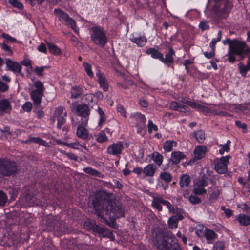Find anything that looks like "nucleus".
<instances>
[{
    "mask_svg": "<svg viewBox=\"0 0 250 250\" xmlns=\"http://www.w3.org/2000/svg\"><path fill=\"white\" fill-rule=\"evenodd\" d=\"M112 193L105 190L97 191L91 200L94 213L109 226L119 217H124V209L121 204L110 198Z\"/></svg>",
    "mask_w": 250,
    "mask_h": 250,
    "instance_id": "obj_1",
    "label": "nucleus"
},
{
    "mask_svg": "<svg viewBox=\"0 0 250 250\" xmlns=\"http://www.w3.org/2000/svg\"><path fill=\"white\" fill-rule=\"evenodd\" d=\"M222 43L224 45H229L226 56L228 57V60L231 63H233L236 61L235 56L240 57L239 60H243L250 53V47L245 42L237 39L231 40L227 38L223 40Z\"/></svg>",
    "mask_w": 250,
    "mask_h": 250,
    "instance_id": "obj_2",
    "label": "nucleus"
},
{
    "mask_svg": "<svg viewBox=\"0 0 250 250\" xmlns=\"http://www.w3.org/2000/svg\"><path fill=\"white\" fill-rule=\"evenodd\" d=\"M153 245L159 250H173V247L178 248L180 245L175 238L164 232H157L152 237Z\"/></svg>",
    "mask_w": 250,
    "mask_h": 250,
    "instance_id": "obj_3",
    "label": "nucleus"
},
{
    "mask_svg": "<svg viewBox=\"0 0 250 250\" xmlns=\"http://www.w3.org/2000/svg\"><path fill=\"white\" fill-rule=\"evenodd\" d=\"M209 2L212 5L214 13L219 18L228 16L232 7L230 0H209Z\"/></svg>",
    "mask_w": 250,
    "mask_h": 250,
    "instance_id": "obj_4",
    "label": "nucleus"
},
{
    "mask_svg": "<svg viewBox=\"0 0 250 250\" xmlns=\"http://www.w3.org/2000/svg\"><path fill=\"white\" fill-rule=\"evenodd\" d=\"M90 38L93 43L101 48H104L107 42L108 39L104 28L92 26L90 29Z\"/></svg>",
    "mask_w": 250,
    "mask_h": 250,
    "instance_id": "obj_5",
    "label": "nucleus"
},
{
    "mask_svg": "<svg viewBox=\"0 0 250 250\" xmlns=\"http://www.w3.org/2000/svg\"><path fill=\"white\" fill-rule=\"evenodd\" d=\"M84 228L88 230L98 234L103 237H107L110 239L114 238V235L110 230L103 226L97 225L95 221L88 220L84 222Z\"/></svg>",
    "mask_w": 250,
    "mask_h": 250,
    "instance_id": "obj_6",
    "label": "nucleus"
},
{
    "mask_svg": "<svg viewBox=\"0 0 250 250\" xmlns=\"http://www.w3.org/2000/svg\"><path fill=\"white\" fill-rule=\"evenodd\" d=\"M18 167L16 163L7 158H0V175L8 177L17 173Z\"/></svg>",
    "mask_w": 250,
    "mask_h": 250,
    "instance_id": "obj_7",
    "label": "nucleus"
},
{
    "mask_svg": "<svg viewBox=\"0 0 250 250\" xmlns=\"http://www.w3.org/2000/svg\"><path fill=\"white\" fill-rule=\"evenodd\" d=\"M45 229L48 231H56L60 234L66 231L65 225L57 216L48 217L45 220Z\"/></svg>",
    "mask_w": 250,
    "mask_h": 250,
    "instance_id": "obj_8",
    "label": "nucleus"
},
{
    "mask_svg": "<svg viewBox=\"0 0 250 250\" xmlns=\"http://www.w3.org/2000/svg\"><path fill=\"white\" fill-rule=\"evenodd\" d=\"M34 85L36 89L31 91L30 96L34 104L36 106H39L41 104L42 98L43 96L44 87L42 83L40 81H36Z\"/></svg>",
    "mask_w": 250,
    "mask_h": 250,
    "instance_id": "obj_9",
    "label": "nucleus"
},
{
    "mask_svg": "<svg viewBox=\"0 0 250 250\" xmlns=\"http://www.w3.org/2000/svg\"><path fill=\"white\" fill-rule=\"evenodd\" d=\"M161 204L166 206L170 212L174 213V211H173V209L172 208V205L169 201L164 200L160 196L153 197L151 204L153 208L157 209L159 211H162L163 208Z\"/></svg>",
    "mask_w": 250,
    "mask_h": 250,
    "instance_id": "obj_10",
    "label": "nucleus"
},
{
    "mask_svg": "<svg viewBox=\"0 0 250 250\" xmlns=\"http://www.w3.org/2000/svg\"><path fill=\"white\" fill-rule=\"evenodd\" d=\"M78 115L82 117V124L87 125L90 114V110L86 104H79L76 109Z\"/></svg>",
    "mask_w": 250,
    "mask_h": 250,
    "instance_id": "obj_11",
    "label": "nucleus"
},
{
    "mask_svg": "<svg viewBox=\"0 0 250 250\" xmlns=\"http://www.w3.org/2000/svg\"><path fill=\"white\" fill-rule=\"evenodd\" d=\"M168 51L165 54V57L162 53L161 62L166 64L168 67H171L173 69L174 67L173 64L174 61L175 51L171 47H168Z\"/></svg>",
    "mask_w": 250,
    "mask_h": 250,
    "instance_id": "obj_12",
    "label": "nucleus"
},
{
    "mask_svg": "<svg viewBox=\"0 0 250 250\" xmlns=\"http://www.w3.org/2000/svg\"><path fill=\"white\" fill-rule=\"evenodd\" d=\"M230 156L222 157L220 159L217 160L214 166L215 170L220 174L225 173L227 171V163L230 158Z\"/></svg>",
    "mask_w": 250,
    "mask_h": 250,
    "instance_id": "obj_13",
    "label": "nucleus"
},
{
    "mask_svg": "<svg viewBox=\"0 0 250 250\" xmlns=\"http://www.w3.org/2000/svg\"><path fill=\"white\" fill-rule=\"evenodd\" d=\"M124 149L123 144L121 142L113 143L110 145L107 149L108 154L115 156H118L122 153Z\"/></svg>",
    "mask_w": 250,
    "mask_h": 250,
    "instance_id": "obj_14",
    "label": "nucleus"
},
{
    "mask_svg": "<svg viewBox=\"0 0 250 250\" xmlns=\"http://www.w3.org/2000/svg\"><path fill=\"white\" fill-rule=\"evenodd\" d=\"M7 70H10L14 73H18L21 76L23 77L24 74L21 72L22 67L17 62L12 61L10 59L6 60Z\"/></svg>",
    "mask_w": 250,
    "mask_h": 250,
    "instance_id": "obj_15",
    "label": "nucleus"
},
{
    "mask_svg": "<svg viewBox=\"0 0 250 250\" xmlns=\"http://www.w3.org/2000/svg\"><path fill=\"white\" fill-rule=\"evenodd\" d=\"M25 200L30 205L39 206L41 205V201L37 199L34 194H31L29 190H26L24 193Z\"/></svg>",
    "mask_w": 250,
    "mask_h": 250,
    "instance_id": "obj_16",
    "label": "nucleus"
},
{
    "mask_svg": "<svg viewBox=\"0 0 250 250\" xmlns=\"http://www.w3.org/2000/svg\"><path fill=\"white\" fill-rule=\"evenodd\" d=\"M96 76L98 77L97 81L101 87H102L104 91H108V84L104 74L101 73L100 70H98V72L96 73Z\"/></svg>",
    "mask_w": 250,
    "mask_h": 250,
    "instance_id": "obj_17",
    "label": "nucleus"
},
{
    "mask_svg": "<svg viewBox=\"0 0 250 250\" xmlns=\"http://www.w3.org/2000/svg\"><path fill=\"white\" fill-rule=\"evenodd\" d=\"M183 219L182 214H177L170 217L168 220V225L171 229H176L178 227V221Z\"/></svg>",
    "mask_w": 250,
    "mask_h": 250,
    "instance_id": "obj_18",
    "label": "nucleus"
},
{
    "mask_svg": "<svg viewBox=\"0 0 250 250\" xmlns=\"http://www.w3.org/2000/svg\"><path fill=\"white\" fill-rule=\"evenodd\" d=\"M130 118H132L133 120L136 122V126H139V125H146V119L145 115L142 114L140 113L137 112L130 115Z\"/></svg>",
    "mask_w": 250,
    "mask_h": 250,
    "instance_id": "obj_19",
    "label": "nucleus"
},
{
    "mask_svg": "<svg viewBox=\"0 0 250 250\" xmlns=\"http://www.w3.org/2000/svg\"><path fill=\"white\" fill-rule=\"evenodd\" d=\"M12 110V106L9 101L6 99L0 101V111L3 113L9 114Z\"/></svg>",
    "mask_w": 250,
    "mask_h": 250,
    "instance_id": "obj_20",
    "label": "nucleus"
},
{
    "mask_svg": "<svg viewBox=\"0 0 250 250\" xmlns=\"http://www.w3.org/2000/svg\"><path fill=\"white\" fill-rule=\"evenodd\" d=\"M171 155V157L170 160L173 165H177L181 160L186 157V155L183 152L180 151L172 152Z\"/></svg>",
    "mask_w": 250,
    "mask_h": 250,
    "instance_id": "obj_21",
    "label": "nucleus"
},
{
    "mask_svg": "<svg viewBox=\"0 0 250 250\" xmlns=\"http://www.w3.org/2000/svg\"><path fill=\"white\" fill-rule=\"evenodd\" d=\"M86 125H83L82 123L79 125L77 129V136L82 139L85 140L88 138V131L83 127Z\"/></svg>",
    "mask_w": 250,
    "mask_h": 250,
    "instance_id": "obj_22",
    "label": "nucleus"
},
{
    "mask_svg": "<svg viewBox=\"0 0 250 250\" xmlns=\"http://www.w3.org/2000/svg\"><path fill=\"white\" fill-rule=\"evenodd\" d=\"M156 169L157 166L155 164H149L144 168L143 172L145 176L152 177L154 176Z\"/></svg>",
    "mask_w": 250,
    "mask_h": 250,
    "instance_id": "obj_23",
    "label": "nucleus"
},
{
    "mask_svg": "<svg viewBox=\"0 0 250 250\" xmlns=\"http://www.w3.org/2000/svg\"><path fill=\"white\" fill-rule=\"evenodd\" d=\"M207 147L204 146H199L195 147L194 152V158L200 160L205 156Z\"/></svg>",
    "mask_w": 250,
    "mask_h": 250,
    "instance_id": "obj_24",
    "label": "nucleus"
},
{
    "mask_svg": "<svg viewBox=\"0 0 250 250\" xmlns=\"http://www.w3.org/2000/svg\"><path fill=\"white\" fill-rule=\"evenodd\" d=\"M190 138H195L197 141L200 143H203L205 140V132L202 130H198L195 131L193 133L191 134Z\"/></svg>",
    "mask_w": 250,
    "mask_h": 250,
    "instance_id": "obj_25",
    "label": "nucleus"
},
{
    "mask_svg": "<svg viewBox=\"0 0 250 250\" xmlns=\"http://www.w3.org/2000/svg\"><path fill=\"white\" fill-rule=\"evenodd\" d=\"M146 53L148 55H150L153 59H158L161 62L162 53L159 51L158 49L151 47L146 50Z\"/></svg>",
    "mask_w": 250,
    "mask_h": 250,
    "instance_id": "obj_26",
    "label": "nucleus"
},
{
    "mask_svg": "<svg viewBox=\"0 0 250 250\" xmlns=\"http://www.w3.org/2000/svg\"><path fill=\"white\" fill-rule=\"evenodd\" d=\"M240 225L247 226L250 225V217L244 214H240L236 216Z\"/></svg>",
    "mask_w": 250,
    "mask_h": 250,
    "instance_id": "obj_27",
    "label": "nucleus"
},
{
    "mask_svg": "<svg viewBox=\"0 0 250 250\" xmlns=\"http://www.w3.org/2000/svg\"><path fill=\"white\" fill-rule=\"evenodd\" d=\"M83 90L79 86H75L71 89V98L77 99L83 94Z\"/></svg>",
    "mask_w": 250,
    "mask_h": 250,
    "instance_id": "obj_28",
    "label": "nucleus"
},
{
    "mask_svg": "<svg viewBox=\"0 0 250 250\" xmlns=\"http://www.w3.org/2000/svg\"><path fill=\"white\" fill-rule=\"evenodd\" d=\"M130 40L133 43H135L139 47L144 46L147 42L146 38L144 36L132 38L130 39Z\"/></svg>",
    "mask_w": 250,
    "mask_h": 250,
    "instance_id": "obj_29",
    "label": "nucleus"
},
{
    "mask_svg": "<svg viewBox=\"0 0 250 250\" xmlns=\"http://www.w3.org/2000/svg\"><path fill=\"white\" fill-rule=\"evenodd\" d=\"M191 181L190 176L187 174L182 175L180 179L179 184L182 188L187 187Z\"/></svg>",
    "mask_w": 250,
    "mask_h": 250,
    "instance_id": "obj_30",
    "label": "nucleus"
},
{
    "mask_svg": "<svg viewBox=\"0 0 250 250\" xmlns=\"http://www.w3.org/2000/svg\"><path fill=\"white\" fill-rule=\"evenodd\" d=\"M54 12L55 14L58 17L59 20L61 21L65 22L69 17V15L67 13H65L60 9H55Z\"/></svg>",
    "mask_w": 250,
    "mask_h": 250,
    "instance_id": "obj_31",
    "label": "nucleus"
},
{
    "mask_svg": "<svg viewBox=\"0 0 250 250\" xmlns=\"http://www.w3.org/2000/svg\"><path fill=\"white\" fill-rule=\"evenodd\" d=\"M239 71L242 76L245 77L246 76L247 72L250 70V65L247 62L246 65H244L242 62L238 64Z\"/></svg>",
    "mask_w": 250,
    "mask_h": 250,
    "instance_id": "obj_32",
    "label": "nucleus"
},
{
    "mask_svg": "<svg viewBox=\"0 0 250 250\" xmlns=\"http://www.w3.org/2000/svg\"><path fill=\"white\" fill-rule=\"evenodd\" d=\"M177 146V142L173 140H167L164 143V149L165 151L169 152L172 150L173 147Z\"/></svg>",
    "mask_w": 250,
    "mask_h": 250,
    "instance_id": "obj_33",
    "label": "nucleus"
},
{
    "mask_svg": "<svg viewBox=\"0 0 250 250\" xmlns=\"http://www.w3.org/2000/svg\"><path fill=\"white\" fill-rule=\"evenodd\" d=\"M151 159L156 163V165L160 166L163 161V156L158 152H154L151 154Z\"/></svg>",
    "mask_w": 250,
    "mask_h": 250,
    "instance_id": "obj_34",
    "label": "nucleus"
},
{
    "mask_svg": "<svg viewBox=\"0 0 250 250\" xmlns=\"http://www.w3.org/2000/svg\"><path fill=\"white\" fill-rule=\"evenodd\" d=\"M47 44L49 51L50 53L53 54L55 55L61 54V50L54 44L47 42Z\"/></svg>",
    "mask_w": 250,
    "mask_h": 250,
    "instance_id": "obj_35",
    "label": "nucleus"
},
{
    "mask_svg": "<svg viewBox=\"0 0 250 250\" xmlns=\"http://www.w3.org/2000/svg\"><path fill=\"white\" fill-rule=\"evenodd\" d=\"M67 116L66 112L65 111V109L62 107H58L55 110L54 118H59L60 117H66Z\"/></svg>",
    "mask_w": 250,
    "mask_h": 250,
    "instance_id": "obj_36",
    "label": "nucleus"
},
{
    "mask_svg": "<svg viewBox=\"0 0 250 250\" xmlns=\"http://www.w3.org/2000/svg\"><path fill=\"white\" fill-rule=\"evenodd\" d=\"M205 236L208 241H209L215 239L217 236V235L213 230L206 229Z\"/></svg>",
    "mask_w": 250,
    "mask_h": 250,
    "instance_id": "obj_37",
    "label": "nucleus"
},
{
    "mask_svg": "<svg viewBox=\"0 0 250 250\" xmlns=\"http://www.w3.org/2000/svg\"><path fill=\"white\" fill-rule=\"evenodd\" d=\"M83 171L87 174L93 176H96L99 178L102 177V174L100 172L90 167H88L84 168Z\"/></svg>",
    "mask_w": 250,
    "mask_h": 250,
    "instance_id": "obj_38",
    "label": "nucleus"
},
{
    "mask_svg": "<svg viewBox=\"0 0 250 250\" xmlns=\"http://www.w3.org/2000/svg\"><path fill=\"white\" fill-rule=\"evenodd\" d=\"M221 38H222V31L221 30H219L218 32V38L213 39L209 43V46H210L211 49L215 50L216 43L220 41L221 40Z\"/></svg>",
    "mask_w": 250,
    "mask_h": 250,
    "instance_id": "obj_39",
    "label": "nucleus"
},
{
    "mask_svg": "<svg viewBox=\"0 0 250 250\" xmlns=\"http://www.w3.org/2000/svg\"><path fill=\"white\" fill-rule=\"evenodd\" d=\"M160 178L164 180L166 183H169L172 180V177L170 173L168 172H164L161 173Z\"/></svg>",
    "mask_w": 250,
    "mask_h": 250,
    "instance_id": "obj_40",
    "label": "nucleus"
},
{
    "mask_svg": "<svg viewBox=\"0 0 250 250\" xmlns=\"http://www.w3.org/2000/svg\"><path fill=\"white\" fill-rule=\"evenodd\" d=\"M208 177L205 174H203L201 178L197 181V186H199L201 187H206L208 185Z\"/></svg>",
    "mask_w": 250,
    "mask_h": 250,
    "instance_id": "obj_41",
    "label": "nucleus"
},
{
    "mask_svg": "<svg viewBox=\"0 0 250 250\" xmlns=\"http://www.w3.org/2000/svg\"><path fill=\"white\" fill-rule=\"evenodd\" d=\"M65 24L70 26L71 28L75 32H77V29L76 26V23L75 21L71 18L70 17L67 19V20L64 22Z\"/></svg>",
    "mask_w": 250,
    "mask_h": 250,
    "instance_id": "obj_42",
    "label": "nucleus"
},
{
    "mask_svg": "<svg viewBox=\"0 0 250 250\" xmlns=\"http://www.w3.org/2000/svg\"><path fill=\"white\" fill-rule=\"evenodd\" d=\"M107 137L105 131H102L97 135V141L98 142L103 143L107 141Z\"/></svg>",
    "mask_w": 250,
    "mask_h": 250,
    "instance_id": "obj_43",
    "label": "nucleus"
},
{
    "mask_svg": "<svg viewBox=\"0 0 250 250\" xmlns=\"http://www.w3.org/2000/svg\"><path fill=\"white\" fill-rule=\"evenodd\" d=\"M83 66L85 68V70L87 75H88L91 78H93L94 77V74L91 70V65L87 62H84L83 63Z\"/></svg>",
    "mask_w": 250,
    "mask_h": 250,
    "instance_id": "obj_44",
    "label": "nucleus"
},
{
    "mask_svg": "<svg viewBox=\"0 0 250 250\" xmlns=\"http://www.w3.org/2000/svg\"><path fill=\"white\" fill-rule=\"evenodd\" d=\"M29 141L30 142L37 143L42 146H46V144L47 143L45 141L42 140L40 137H30Z\"/></svg>",
    "mask_w": 250,
    "mask_h": 250,
    "instance_id": "obj_45",
    "label": "nucleus"
},
{
    "mask_svg": "<svg viewBox=\"0 0 250 250\" xmlns=\"http://www.w3.org/2000/svg\"><path fill=\"white\" fill-rule=\"evenodd\" d=\"M204 187L197 186V187L194 188V189H193V193L195 195H203L206 193L207 190L203 188Z\"/></svg>",
    "mask_w": 250,
    "mask_h": 250,
    "instance_id": "obj_46",
    "label": "nucleus"
},
{
    "mask_svg": "<svg viewBox=\"0 0 250 250\" xmlns=\"http://www.w3.org/2000/svg\"><path fill=\"white\" fill-rule=\"evenodd\" d=\"M93 96V95L92 94H87L83 96L82 98V100L84 102L83 104H86L87 105L90 102H92Z\"/></svg>",
    "mask_w": 250,
    "mask_h": 250,
    "instance_id": "obj_47",
    "label": "nucleus"
},
{
    "mask_svg": "<svg viewBox=\"0 0 250 250\" xmlns=\"http://www.w3.org/2000/svg\"><path fill=\"white\" fill-rule=\"evenodd\" d=\"M158 129L157 125L153 124L152 120H149L148 121V132L151 133L153 130L157 131Z\"/></svg>",
    "mask_w": 250,
    "mask_h": 250,
    "instance_id": "obj_48",
    "label": "nucleus"
},
{
    "mask_svg": "<svg viewBox=\"0 0 250 250\" xmlns=\"http://www.w3.org/2000/svg\"><path fill=\"white\" fill-rule=\"evenodd\" d=\"M8 1L12 5L19 9L21 10L23 8L22 4L17 0H8Z\"/></svg>",
    "mask_w": 250,
    "mask_h": 250,
    "instance_id": "obj_49",
    "label": "nucleus"
},
{
    "mask_svg": "<svg viewBox=\"0 0 250 250\" xmlns=\"http://www.w3.org/2000/svg\"><path fill=\"white\" fill-rule=\"evenodd\" d=\"M49 66H42L38 67L37 66L34 70V72L36 73V74L39 76H43L42 72L44 71V69L46 68H49Z\"/></svg>",
    "mask_w": 250,
    "mask_h": 250,
    "instance_id": "obj_50",
    "label": "nucleus"
},
{
    "mask_svg": "<svg viewBox=\"0 0 250 250\" xmlns=\"http://www.w3.org/2000/svg\"><path fill=\"white\" fill-rule=\"evenodd\" d=\"M189 200L192 204H198L201 202V199L196 196L195 194L194 195H191L189 197Z\"/></svg>",
    "mask_w": 250,
    "mask_h": 250,
    "instance_id": "obj_51",
    "label": "nucleus"
},
{
    "mask_svg": "<svg viewBox=\"0 0 250 250\" xmlns=\"http://www.w3.org/2000/svg\"><path fill=\"white\" fill-rule=\"evenodd\" d=\"M7 201V197L5 194L0 191V206H4Z\"/></svg>",
    "mask_w": 250,
    "mask_h": 250,
    "instance_id": "obj_52",
    "label": "nucleus"
},
{
    "mask_svg": "<svg viewBox=\"0 0 250 250\" xmlns=\"http://www.w3.org/2000/svg\"><path fill=\"white\" fill-rule=\"evenodd\" d=\"M180 104L181 103L175 101H172L170 103V108L173 110L179 111Z\"/></svg>",
    "mask_w": 250,
    "mask_h": 250,
    "instance_id": "obj_53",
    "label": "nucleus"
},
{
    "mask_svg": "<svg viewBox=\"0 0 250 250\" xmlns=\"http://www.w3.org/2000/svg\"><path fill=\"white\" fill-rule=\"evenodd\" d=\"M224 243L221 241L217 242L213 246V250H224Z\"/></svg>",
    "mask_w": 250,
    "mask_h": 250,
    "instance_id": "obj_54",
    "label": "nucleus"
},
{
    "mask_svg": "<svg viewBox=\"0 0 250 250\" xmlns=\"http://www.w3.org/2000/svg\"><path fill=\"white\" fill-rule=\"evenodd\" d=\"M65 117H60L59 118H57V128L61 129L63 125L66 122Z\"/></svg>",
    "mask_w": 250,
    "mask_h": 250,
    "instance_id": "obj_55",
    "label": "nucleus"
},
{
    "mask_svg": "<svg viewBox=\"0 0 250 250\" xmlns=\"http://www.w3.org/2000/svg\"><path fill=\"white\" fill-rule=\"evenodd\" d=\"M199 27L203 31L208 30L210 28L209 25L208 24V22L204 21L200 22Z\"/></svg>",
    "mask_w": 250,
    "mask_h": 250,
    "instance_id": "obj_56",
    "label": "nucleus"
},
{
    "mask_svg": "<svg viewBox=\"0 0 250 250\" xmlns=\"http://www.w3.org/2000/svg\"><path fill=\"white\" fill-rule=\"evenodd\" d=\"M23 109L26 112H30L32 108V104L31 102H26L22 105Z\"/></svg>",
    "mask_w": 250,
    "mask_h": 250,
    "instance_id": "obj_57",
    "label": "nucleus"
},
{
    "mask_svg": "<svg viewBox=\"0 0 250 250\" xmlns=\"http://www.w3.org/2000/svg\"><path fill=\"white\" fill-rule=\"evenodd\" d=\"M0 46L4 51L8 53V55H11L12 54V51L9 46H8L5 43L0 44Z\"/></svg>",
    "mask_w": 250,
    "mask_h": 250,
    "instance_id": "obj_58",
    "label": "nucleus"
},
{
    "mask_svg": "<svg viewBox=\"0 0 250 250\" xmlns=\"http://www.w3.org/2000/svg\"><path fill=\"white\" fill-rule=\"evenodd\" d=\"M220 146H222V148L219 150L220 154L223 155L225 151L228 152L230 151L229 146L228 145H221Z\"/></svg>",
    "mask_w": 250,
    "mask_h": 250,
    "instance_id": "obj_59",
    "label": "nucleus"
},
{
    "mask_svg": "<svg viewBox=\"0 0 250 250\" xmlns=\"http://www.w3.org/2000/svg\"><path fill=\"white\" fill-rule=\"evenodd\" d=\"M221 209L224 211V213L227 217L229 218L232 216L233 211L231 209L226 208L224 206H221Z\"/></svg>",
    "mask_w": 250,
    "mask_h": 250,
    "instance_id": "obj_60",
    "label": "nucleus"
},
{
    "mask_svg": "<svg viewBox=\"0 0 250 250\" xmlns=\"http://www.w3.org/2000/svg\"><path fill=\"white\" fill-rule=\"evenodd\" d=\"M203 229L204 228L203 226L199 227V229L197 228H196V234L198 237H201L205 235V232L203 231Z\"/></svg>",
    "mask_w": 250,
    "mask_h": 250,
    "instance_id": "obj_61",
    "label": "nucleus"
},
{
    "mask_svg": "<svg viewBox=\"0 0 250 250\" xmlns=\"http://www.w3.org/2000/svg\"><path fill=\"white\" fill-rule=\"evenodd\" d=\"M2 37L4 39L10 42H15L16 41V39L15 38L12 37L11 36L6 33H2Z\"/></svg>",
    "mask_w": 250,
    "mask_h": 250,
    "instance_id": "obj_62",
    "label": "nucleus"
},
{
    "mask_svg": "<svg viewBox=\"0 0 250 250\" xmlns=\"http://www.w3.org/2000/svg\"><path fill=\"white\" fill-rule=\"evenodd\" d=\"M215 50L214 49H213L210 51V52H204V56L208 59H210V58H212L214 57L215 56Z\"/></svg>",
    "mask_w": 250,
    "mask_h": 250,
    "instance_id": "obj_63",
    "label": "nucleus"
},
{
    "mask_svg": "<svg viewBox=\"0 0 250 250\" xmlns=\"http://www.w3.org/2000/svg\"><path fill=\"white\" fill-rule=\"evenodd\" d=\"M220 191L218 189H216L213 191L209 195V198L211 199H215L218 198L219 196Z\"/></svg>",
    "mask_w": 250,
    "mask_h": 250,
    "instance_id": "obj_64",
    "label": "nucleus"
}]
</instances>
